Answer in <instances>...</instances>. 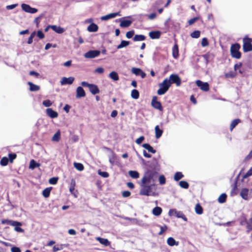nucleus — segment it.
<instances>
[{
    "mask_svg": "<svg viewBox=\"0 0 252 252\" xmlns=\"http://www.w3.org/2000/svg\"><path fill=\"white\" fill-rule=\"evenodd\" d=\"M139 185L140 189L139 191V194L140 195L144 196H153L156 195V189H154L155 186V184H143L140 183Z\"/></svg>",
    "mask_w": 252,
    "mask_h": 252,
    "instance_id": "f257e3e1",
    "label": "nucleus"
},
{
    "mask_svg": "<svg viewBox=\"0 0 252 252\" xmlns=\"http://www.w3.org/2000/svg\"><path fill=\"white\" fill-rule=\"evenodd\" d=\"M158 172L154 170L148 169L143 175L140 183L143 184H155Z\"/></svg>",
    "mask_w": 252,
    "mask_h": 252,
    "instance_id": "f03ea898",
    "label": "nucleus"
},
{
    "mask_svg": "<svg viewBox=\"0 0 252 252\" xmlns=\"http://www.w3.org/2000/svg\"><path fill=\"white\" fill-rule=\"evenodd\" d=\"M158 172L154 170L148 169L143 175L140 183L143 184H155Z\"/></svg>",
    "mask_w": 252,
    "mask_h": 252,
    "instance_id": "7ed1b4c3",
    "label": "nucleus"
},
{
    "mask_svg": "<svg viewBox=\"0 0 252 252\" xmlns=\"http://www.w3.org/2000/svg\"><path fill=\"white\" fill-rule=\"evenodd\" d=\"M158 86L159 88L158 90L157 93L158 95H163L169 90L171 86V83L168 78H165L162 83L159 84Z\"/></svg>",
    "mask_w": 252,
    "mask_h": 252,
    "instance_id": "20e7f679",
    "label": "nucleus"
},
{
    "mask_svg": "<svg viewBox=\"0 0 252 252\" xmlns=\"http://www.w3.org/2000/svg\"><path fill=\"white\" fill-rule=\"evenodd\" d=\"M240 45L236 43L232 44L230 47V53L233 58L239 59L241 57V53L239 51Z\"/></svg>",
    "mask_w": 252,
    "mask_h": 252,
    "instance_id": "39448f33",
    "label": "nucleus"
},
{
    "mask_svg": "<svg viewBox=\"0 0 252 252\" xmlns=\"http://www.w3.org/2000/svg\"><path fill=\"white\" fill-rule=\"evenodd\" d=\"M164 25L168 31H178L180 29L179 24L171 20L170 19H168L165 22Z\"/></svg>",
    "mask_w": 252,
    "mask_h": 252,
    "instance_id": "423d86ee",
    "label": "nucleus"
},
{
    "mask_svg": "<svg viewBox=\"0 0 252 252\" xmlns=\"http://www.w3.org/2000/svg\"><path fill=\"white\" fill-rule=\"evenodd\" d=\"M251 40V38L246 37L243 38V49L244 52L252 51V44Z\"/></svg>",
    "mask_w": 252,
    "mask_h": 252,
    "instance_id": "0eeeda50",
    "label": "nucleus"
},
{
    "mask_svg": "<svg viewBox=\"0 0 252 252\" xmlns=\"http://www.w3.org/2000/svg\"><path fill=\"white\" fill-rule=\"evenodd\" d=\"M168 81L172 84H176L177 86H180L181 84V79L177 74H172L168 79Z\"/></svg>",
    "mask_w": 252,
    "mask_h": 252,
    "instance_id": "6e6552de",
    "label": "nucleus"
},
{
    "mask_svg": "<svg viewBox=\"0 0 252 252\" xmlns=\"http://www.w3.org/2000/svg\"><path fill=\"white\" fill-rule=\"evenodd\" d=\"M100 54V52L99 50H90L86 52L84 56L85 58L92 59L98 57Z\"/></svg>",
    "mask_w": 252,
    "mask_h": 252,
    "instance_id": "1a4fd4ad",
    "label": "nucleus"
},
{
    "mask_svg": "<svg viewBox=\"0 0 252 252\" xmlns=\"http://www.w3.org/2000/svg\"><path fill=\"white\" fill-rule=\"evenodd\" d=\"M21 8L25 12L32 14L35 13L38 11L37 9L32 7L30 5L25 3L21 4Z\"/></svg>",
    "mask_w": 252,
    "mask_h": 252,
    "instance_id": "9d476101",
    "label": "nucleus"
},
{
    "mask_svg": "<svg viewBox=\"0 0 252 252\" xmlns=\"http://www.w3.org/2000/svg\"><path fill=\"white\" fill-rule=\"evenodd\" d=\"M195 83L202 91L207 92L209 90V85L207 82H203L201 80H197Z\"/></svg>",
    "mask_w": 252,
    "mask_h": 252,
    "instance_id": "9b49d317",
    "label": "nucleus"
},
{
    "mask_svg": "<svg viewBox=\"0 0 252 252\" xmlns=\"http://www.w3.org/2000/svg\"><path fill=\"white\" fill-rule=\"evenodd\" d=\"M152 106L155 109L162 111L163 108L161 103L158 101V97L155 96L153 97L151 101Z\"/></svg>",
    "mask_w": 252,
    "mask_h": 252,
    "instance_id": "f8f14e48",
    "label": "nucleus"
},
{
    "mask_svg": "<svg viewBox=\"0 0 252 252\" xmlns=\"http://www.w3.org/2000/svg\"><path fill=\"white\" fill-rule=\"evenodd\" d=\"M131 72L136 76H140L142 78H144L146 76V73L139 68L133 67Z\"/></svg>",
    "mask_w": 252,
    "mask_h": 252,
    "instance_id": "ddd939ff",
    "label": "nucleus"
},
{
    "mask_svg": "<svg viewBox=\"0 0 252 252\" xmlns=\"http://www.w3.org/2000/svg\"><path fill=\"white\" fill-rule=\"evenodd\" d=\"M117 16H121V14H120V12H115V13H111L108 14L105 16H102L100 18V19L102 21H107L110 19L114 18Z\"/></svg>",
    "mask_w": 252,
    "mask_h": 252,
    "instance_id": "4468645a",
    "label": "nucleus"
},
{
    "mask_svg": "<svg viewBox=\"0 0 252 252\" xmlns=\"http://www.w3.org/2000/svg\"><path fill=\"white\" fill-rule=\"evenodd\" d=\"M74 79H75L73 77H69L68 78L63 77L61 79V84L62 85H65L67 84L71 85L74 82Z\"/></svg>",
    "mask_w": 252,
    "mask_h": 252,
    "instance_id": "2eb2a0df",
    "label": "nucleus"
},
{
    "mask_svg": "<svg viewBox=\"0 0 252 252\" xmlns=\"http://www.w3.org/2000/svg\"><path fill=\"white\" fill-rule=\"evenodd\" d=\"M125 18H122L119 19V21L121 22L120 26L122 28H127L131 25L132 21L130 20H126Z\"/></svg>",
    "mask_w": 252,
    "mask_h": 252,
    "instance_id": "dca6fc26",
    "label": "nucleus"
},
{
    "mask_svg": "<svg viewBox=\"0 0 252 252\" xmlns=\"http://www.w3.org/2000/svg\"><path fill=\"white\" fill-rule=\"evenodd\" d=\"M1 224H7L11 226L12 225H22L21 223L17 221H14L13 220H8V219H4L2 220L1 221Z\"/></svg>",
    "mask_w": 252,
    "mask_h": 252,
    "instance_id": "f3484780",
    "label": "nucleus"
},
{
    "mask_svg": "<svg viewBox=\"0 0 252 252\" xmlns=\"http://www.w3.org/2000/svg\"><path fill=\"white\" fill-rule=\"evenodd\" d=\"M241 197L245 200H248L249 199V190L247 188H243L241 189L240 194Z\"/></svg>",
    "mask_w": 252,
    "mask_h": 252,
    "instance_id": "a211bd4d",
    "label": "nucleus"
},
{
    "mask_svg": "<svg viewBox=\"0 0 252 252\" xmlns=\"http://www.w3.org/2000/svg\"><path fill=\"white\" fill-rule=\"evenodd\" d=\"M85 95H86V93H85L84 90L82 88V87H81V86L78 87L76 89V97L77 98H79L81 97H84V96H85Z\"/></svg>",
    "mask_w": 252,
    "mask_h": 252,
    "instance_id": "6ab92c4d",
    "label": "nucleus"
},
{
    "mask_svg": "<svg viewBox=\"0 0 252 252\" xmlns=\"http://www.w3.org/2000/svg\"><path fill=\"white\" fill-rule=\"evenodd\" d=\"M46 111L47 115L51 118H56L58 116V113L52 108H47Z\"/></svg>",
    "mask_w": 252,
    "mask_h": 252,
    "instance_id": "aec40b11",
    "label": "nucleus"
},
{
    "mask_svg": "<svg viewBox=\"0 0 252 252\" xmlns=\"http://www.w3.org/2000/svg\"><path fill=\"white\" fill-rule=\"evenodd\" d=\"M161 35V32L158 31H152L149 33V36L151 39H158Z\"/></svg>",
    "mask_w": 252,
    "mask_h": 252,
    "instance_id": "412c9836",
    "label": "nucleus"
},
{
    "mask_svg": "<svg viewBox=\"0 0 252 252\" xmlns=\"http://www.w3.org/2000/svg\"><path fill=\"white\" fill-rule=\"evenodd\" d=\"M89 89L93 94H96L99 93V90L98 87L94 84H91Z\"/></svg>",
    "mask_w": 252,
    "mask_h": 252,
    "instance_id": "4be33fe9",
    "label": "nucleus"
},
{
    "mask_svg": "<svg viewBox=\"0 0 252 252\" xmlns=\"http://www.w3.org/2000/svg\"><path fill=\"white\" fill-rule=\"evenodd\" d=\"M242 66V63H239L235 64L234 65V68L235 71L238 70L239 73L242 75L245 72V69Z\"/></svg>",
    "mask_w": 252,
    "mask_h": 252,
    "instance_id": "5701e85b",
    "label": "nucleus"
},
{
    "mask_svg": "<svg viewBox=\"0 0 252 252\" xmlns=\"http://www.w3.org/2000/svg\"><path fill=\"white\" fill-rule=\"evenodd\" d=\"M28 85L30 86V90L32 92H36L40 89L39 86L35 85L32 82H28Z\"/></svg>",
    "mask_w": 252,
    "mask_h": 252,
    "instance_id": "b1692460",
    "label": "nucleus"
},
{
    "mask_svg": "<svg viewBox=\"0 0 252 252\" xmlns=\"http://www.w3.org/2000/svg\"><path fill=\"white\" fill-rule=\"evenodd\" d=\"M51 29L56 32L60 34L64 32L63 28L56 25H52Z\"/></svg>",
    "mask_w": 252,
    "mask_h": 252,
    "instance_id": "393cba45",
    "label": "nucleus"
},
{
    "mask_svg": "<svg viewBox=\"0 0 252 252\" xmlns=\"http://www.w3.org/2000/svg\"><path fill=\"white\" fill-rule=\"evenodd\" d=\"M98 27L97 25L93 23L88 27V31L90 32H95L98 30Z\"/></svg>",
    "mask_w": 252,
    "mask_h": 252,
    "instance_id": "a878e982",
    "label": "nucleus"
},
{
    "mask_svg": "<svg viewBox=\"0 0 252 252\" xmlns=\"http://www.w3.org/2000/svg\"><path fill=\"white\" fill-rule=\"evenodd\" d=\"M96 239L101 244L104 245L105 246H108L110 245V243L108 239L102 238L101 237H97Z\"/></svg>",
    "mask_w": 252,
    "mask_h": 252,
    "instance_id": "bb28decb",
    "label": "nucleus"
},
{
    "mask_svg": "<svg viewBox=\"0 0 252 252\" xmlns=\"http://www.w3.org/2000/svg\"><path fill=\"white\" fill-rule=\"evenodd\" d=\"M155 133H156V137L157 139H158L159 138L162 133H163V130L159 128V127L158 126H156L155 128Z\"/></svg>",
    "mask_w": 252,
    "mask_h": 252,
    "instance_id": "cd10ccee",
    "label": "nucleus"
},
{
    "mask_svg": "<svg viewBox=\"0 0 252 252\" xmlns=\"http://www.w3.org/2000/svg\"><path fill=\"white\" fill-rule=\"evenodd\" d=\"M162 210L161 207L157 206L153 208L152 213L156 216H159L162 213Z\"/></svg>",
    "mask_w": 252,
    "mask_h": 252,
    "instance_id": "c85d7f7f",
    "label": "nucleus"
},
{
    "mask_svg": "<svg viewBox=\"0 0 252 252\" xmlns=\"http://www.w3.org/2000/svg\"><path fill=\"white\" fill-rule=\"evenodd\" d=\"M142 146L147 150L149 152H151L153 154H155L156 152V150L154 149V148L148 143H144Z\"/></svg>",
    "mask_w": 252,
    "mask_h": 252,
    "instance_id": "c756f323",
    "label": "nucleus"
},
{
    "mask_svg": "<svg viewBox=\"0 0 252 252\" xmlns=\"http://www.w3.org/2000/svg\"><path fill=\"white\" fill-rule=\"evenodd\" d=\"M175 216H176L177 218L182 219L185 221H187L188 220V219L182 211H178L176 210Z\"/></svg>",
    "mask_w": 252,
    "mask_h": 252,
    "instance_id": "7c9ffc66",
    "label": "nucleus"
},
{
    "mask_svg": "<svg viewBox=\"0 0 252 252\" xmlns=\"http://www.w3.org/2000/svg\"><path fill=\"white\" fill-rule=\"evenodd\" d=\"M109 76L111 79L115 81H118L119 79L118 73L114 71L110 72L109 74Z\"/></svg>",
    "mask_w": 252,
    "mask_h": 252,
    "instance_id": "2f4dec72",
    "label": "nucleus"
},
{
    "mask_svg": "<svg viewBox=\"0 0 252 252\" xmlns=\"http://www.w3.org/2000/svg\"><path fill=\"white\" fill-rule=\"evenodd\" d=\"M173 57L176 59L179 56L178 46L177 44H175L172 48Z\"/></svg>",
    "mask_w": 252,
    "mask_h": 252,
    "instance_id": "473e14b6",
    "label": "nucleus"
},
{
    "mask_svg": "<svg viewBox=\"0 0 252 252\" xmlns=\"http://www.w3.org/2000/svg\"><path fill=\"white\" fill-rule=\"evenodd\" d=\"M129 175L133 179H137L139 177V173L135 170H130L128 171Z\"/></svg>",
    "mask_w": 252,
    "mask_h": 252,
    "instance_id": "72a5a7b5",
    "label": "nucleus"
},
{
    "mask_svg": "<svg viewBox=\"0 0 252 252\" xmlns=\"http://www.w3.org/2000/svg\"><path fill=\"white\" fill-rule=\"evenodd\" d=\"M238 189H237V181L236 180L234 185H233V188H232V189L231 191V196H233V195H235L237 194L238 193Z\"/></svg>",
    "mask_w": 252,
    "mask_h": 252,
    "instance_id": "f704fd0d",
    "label": "nucleus"
},
{
    "mask_svg": "<svg viewBox=\"0 0 252 252\" xmlns=\"http://www.w3.org/2000/svg\"><path fill=\"white\" fill-rule=\"evenodd\" d=\"M195 213L198 215H201L203 213V208L200 204L197 203L195 207Z\"/></svg>",
    "mask_w": 252,
    "mask_h": 252,
    "instance_id": "c9c22d12",
    "label": "nucleus"
},
{
    "mask_svg": "<svg viewBox=\"0 0 252 252\" xmlns=\"http://www.w3.org/2000/svg\"><path fill=\"white\" fill-rule=\"evenodd\" d=\"M146 39V37L142 34H136L133 37L134 41H143Z\"/></svg>",
    "mask_w": 252,
    "mask_h": 252,
    "instance_id": "e433bc0d",
    "label": "nucleus"
},
{
    "mask_svg": "<svg viewBox=\"0 0 252 252\" xmlns=\"http://www.w3.org/2000/svg\"><path fill=\"white\" fill-rule=\"evenodd\" d=\"M52 189V187L47 188L42 191V195L45 197L47 198L49 196L50 192Z\"/></svg>",
    "mask_w": 252,
    "mask_h": 252,
    "instance_id": "4c0bfd02",
    "label": "nucleus"
},
{
    "mask_svg": "<svg viewBox=\"0 0 252 252\" xmlns=\"http://www.w3.org/2000/svg\"><path fill=\"white\" fill-rule=\"evenodd\" d=\"M167 243L168 245L170 246H173L174 245L177 246L178 245V242H176L175 239L172 237H169L168 238Z\"/></svg>",
    "mask_w": 252,
    "mask_h": 252,
    "instance_id": "58836bf2",
    "label": "nucleus"
},
{
    "mask_svg": "<svg viewBox=\"0 0 252 252\" xmlns=\"http://www.w3.org/2000/svg\"><path fill=\"white\" fill-rule=\"evenodd\" d=\"M130 42L126 40H122L121 42V43L118 45L117 47L118 49H121L124 47H126L129 44Z\"/></svg>",
    "mask_w": 252,
    "mask_h": 252,
    "instance_id": "ea45409f",
    "label": "nucleus"
},
{
    "mask_svg": "<svg viewBox=\"0 0 252 252\" xmlns=\"http://www.w3.org/2000/svg\"><path fill=\"white\" fill-rule=\"evenodd\" d=\"M184 177V175L181 172H177L175 173L174 176V180L176 181H178Z\"/></svg>",
    "mask_w": 252,
    "mask_h": 252,
    "instance_id": "a19ab883",
    "label": "nucleus"
},
{
    "mask_svg": "<svg viewBox=\"0 0 252 252\" xmlns=\"http://www.w3.org/2000/svg\"><path fill=\"white\" fill-rule=\"evenodd\" d=\"M240 122V120L236 119L233 120L230 124V129L232 131L234 127Z\"/></svg>",
    "mask_w": 252,
    "mask_h": 252,
    "instance_id": "79ce46f5",
    "label": "nucleus"
},
{
    "mask_svg": "<svg viewBox=\"0 0 252 252\" xmlns=\"http://www.w3.org/2000/svg\"><path fill=\"white\" fill-rule=\"evenodd\" d=\"M40 166V164L36 162L34 159H32L30 161V168L32 169H33L36 167H38Z\"/></svg>",
    "mask_w": 252,
    "mask_h": 252,
    "instance_id": "37998d69",
    "label": "nucleus"
},
{
    "mask_svg": "<svg viewBox=\"0 0 252 252\" xmlns=\"http://www.w3.org/2000/svg\"><path fill=\"white\" fill-rule=\"evenodd\" d=\"M227 195L225 193H222L218 198V202L220 203H223L226 201Z\"/></svg>",
    "mask_w": 252,
    "mask_h": 252,
    "instance_id": "c03bdc74",
    "label": "nucleus"
},
{
    "mask_svg": "<svg viewBox=\"0 0 252 252\" xmlns=\"http://www.w3.org/2000/svg\"><path fill=\"white\" fill-rule=\"evenodd\" d=\"M131 96L132 98H133L134 99H138L139 96V93L138 91L136 89H134V90H132L131 93Z\"/></svg>",
    "mask_w": 252,
    "mask_h": 252,
    "instance_id": "a18cd8bd",
    "label": "nucleus"
},
{
    "mask_svg": "<svg viewBox=\"0 0 252 252\" xmlns=\"http://www.w3.org/2000/svg\"><path fill=\"white\" fill-rule=\"evenodd\" d=\"M61 136V132L60 130H58L53 136L52 140L55 142H58L59 141Z\"/></svg>",
    "mask_w": 252,
    "mask_h": 252,
    "instance_id": "49530a36",
    "label": "nucleus"
},
{
    "mask_svg": "<svg viewBox=\"0 0 252 252\" xmlns=\"http://www.w3.org/2000/svg\"><path fill=\"white\" fill-rule=\"evenodd\" d=\"M74 166L76 169L80 171L83 170L84 168L83 165L81 163L74 162Z\"/></svg>",
    "mask_w": 252,
    "mask_h": 252,
    "instance_id": "de8ad7c7",
    "label": "nucleus"
},
{
    "mask_svg": "<svg viewBox=\"0 0 252 252\" xmlns=\"http://www.w3.org/2000/svg\"><path fill=\"white\" fill-rule=\"evenodd\" d=\"M179 186L183 189H187L189 187V183L185 181H181L179 182Z\"/></svg>",
    "mask_w": 252,
    "mask_h": 252,
    "instance_id": "09e8293b",
    "label": "nucleus"
},
{
    "mask_svg": "<svg viewBox=\"0 0 252 252\" xmlns=\"http://www.w3.org/2000/svg\"><path fill=\"white\" fill-rule=\"evenodd\" d=\"M200 32L199 31H194L190 34V36L193 38H197L200 36Z\"/></svg>",
    "mask_w": 252,
    "mask_h": 252,
    "instance_id": "8fccbe9b",
    "label": "nucleus"
},
{
    "mask_svg": "<svg viewBox=\"0 0 252 252\" xmlns=\"http://www.w3.org/2000/svg\"><path fill=\"white\" fill-rule=\"evenodd\" d=\"M247 228L248 229L247 231L252 230V218L247 222Z\"/></svg>",
    "mask_w": 252,
    "mask_h": 252,
    "instance_id": "3c124183",
    "label": "nucleus"
},
{
    "mask_svg": "<svg viewBox=\"0 0 252 252\" xmlns=\"http://www.w3.org/2000/svg\"><path fill=\"white\" fill-rule=\"evenodd\" d=\"M8 163V158L6 157H3L1 158L0 163L2 166H6Z\"/></svg>",
    "mask_w": 252,
    "mask_h": 252,
    "instance_id": "603ef678",
    "label": "nucleus"
},
{
    "mask_svg": "<svg viewBox=\"0 0 252 252\" xmlns=\"http://www.w3.org/2000/svg\"><path fill=\"white\" fill-rule=\"evenodd\" d=\"M158 180L160 185H164L166 183V179L164 175H161L159 176Z\"/></svg>",
    "mask_w": 252,
    "mask_h": 252,
    "instance_id": "864d4df0",
    "label": "nucleus"
},
{
    "mask_svg": "<svg viewBox=\"0 0 252 252\" xmlns=\"http://www.w3.org/2000/svg\"><path fill=\"white\" fill-rule=\"evenodd\" d=\"M98 174L103 178H107L109 176L108 172L105 171H102L101 170H98Z\"/></svg>",
    "mask_w": 252,
    "mask_h": 252,
    "instance_id": "5fc2aeb1",
    "label": "nucleus"
},
{
    "mask_svg": "<svg viewBox=\"0 0 252 252\" xmlns=\"http://www.w3.org/2000/svg\"><path fill=\"white\" fill-rule=\"evenodd\" d=\"M58 181V177H52L49 179V183L51 185H55L57 183Z\"/></svg>",
    "mask_w": 252,
    "mask_h": 252,
    "instance_id": "6e6d98bb",
    "label": "nucleus"
},
{
    "mask_svg": "<svg viewBox=\"0 0 252 252\" xmlns=\"http://www.w3.org/2000/svg\"><path fill=\"white\" fill-rule=\"evenodd\" d=\"M252 175V167L247 171V172L243 176V179H246Z\"/></svg>",
    "mask_w": 252,
    "mask_h": 252,
    "instance_id": "4d7b16f0",
    "label": "nucleus"
},
{
    "mask_svg": "<svg viewBox=\"0 0 252 252\" xmlns=\"http://www.w3.org/2000/svg\"><path fill=\"white\" fill-rule=\"evenodd\" d=\"M42 104L45 107H49L52 105V102L49 99H46L43 101Z\"/></svg>",
    "mask_w": 252,
    "mask_h": 252,
    "instance_id": "13d9d810",
    "label": "nucleus"
},
{
    "mask_svg": "<svg viewBox=\"0 0 252 252\" xmlns=\"http://www.w3.org/2000/svg\"><path fill=\"white\" fill-rule=\"evenodd\" d=\"M160 231L158 232V235H161L163 234V233L166 231V230L167 229V227L166 225H164V226H159Z\"/></svg>",
    "mask_w": 252,
    "mask_h": 252,
    "instance_id": "bf43d9fd",
    "label": "nucleus"
},
{
    "mask_svg": "<svg viewBox=\"0 0 252 252\" xmlns=\"http://www.w3.org/2000/svg\"><path fill=\"white\" fill-rule=\"evenodd\" d=\"M43 15L41 14L34 19V22L36 24V27H38L39 23L40 22L39 20L43 17Z\"/></svg>",
    "mask_w": 252,
    "mask_h": 252,
    "instance_id": "052dcab7",
    "label": "nucleus"
},
{
    "mask_svg": "<svg viewBox=\"0 0 252 252\" xmlns=\"http://www.w3.org/2000/svg\"><path fill=\"white\" fill-rule=\"evenodd\" d=\"M209 42L207 38L204 37L202 39L201 41V45L202 47H206L208 46Z\"/></svg>",
    "mask_w": 252,
    "mask_h": 252,
    "instance_id": "680f3d73",
    "label": "nucleus"
},
{
    "mask_svg": "<svg viewBox=\"0 0 252 252\" xmlns=\"http://www.w3.org/2000/svg\"><path fill=\"white\" fill-rule=\"evenodd\" d=\"M9 159L11 162L16 158V155L15 153H11L8 155Z\"/></svg>",
    "mask_w": 252,
    "mask_h": 252,
    "instance_id": "e2e57ef3",
    "label": "nucleus"
},
{
    "mask_svg": "<svg viewBox=\"0 0 252 252\" xmlns=\"http://www.w3.org/2000/svg\"><path fill=\"white\" fill-rule=\"evenodd\" d=\"M134 34V30H131V31H130L126 32V37L127 38H131L133 36Z\"/></svg>",
    "mask_w": 252,
    "mask_h": 252,
    "instance_id": "0e129e2a",
    "label": "nucleus"
},
{
    "mask_svg": "<svg viewBox=\"0 0 252 252\" xmlns=\"http://www.w3.org/2000/svg\"><path fill=\"white\" fill-rule=\"evenodd\" d=\"M15 226L14 230L18 232H24V230L21 228L20 226H21V225H13Z\"/></svg>",
    "mask_w": 252,
    "mask_h": 252,
    "instance_id": "69168bd1",
    "label": "nucleus"
},
{
    "mask_svg": "<svg viewBox=\"0 0 252 252\" xmlns=\"http://www.w3.org/2000/svg\"><path fill=\"white\" fill-rule=\"evenodd\" d=\"M144 139H145L144 136H141L136 140L135 142L137 144L139 145L142 143V142L144 141Z\"/></svg>",
    "mask_w": 252,
    "mask_h": 252,
    "instance_id": "338daca9",
    "label": "nucleus"
},
{
    "mask_svg": "<svg viewBox=\"0 0 252 252\" xmlns=\"http://www.w3.org/2000/svg\"><path fill=\"white\" fill-rule=\"evenodd\" d=\"M37 36L40 38V39H43L44 37V34L43 32L41 30H38L37 32Z\"/></svg>",
    "mask_w": 252,
    "mask_h": 252,
    "instance_id": "774afa93",
    "label": "nucleus"
}]
</instances>
